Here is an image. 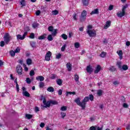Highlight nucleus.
Here are the masks:
<instances>
[{
  "instance_id": "nucleus-24",
  "label": "nucleus",
  "mask_w": 130,
  "mask_h": 130,
  "mask_svg": "<svg viewBox=\"0 0 130 130\" xmlns=\"http://www.w3.org/2000/svg\"><path fill=\"white\" fill-rule=\"evenodd\" d=\"M76 95V92L75 91H73V92H72V91H67L66 92V96H69V95Z\"/></svg>"
},
{
  "instance_id": "nucleus-13",
  "label": "nucleus",
  "mask_w": 130,
  "mask_h": 130,
  "mask_svg": "<svg viewBox=\"0 0 130 130\" xmlns=\"http://www.w3.org/2000/svg\"><path fill=\"white\" fill-rule=\"evenodd\" d=\"M100 71H101V66H100V65H98L94 70V74H98Z\"/></svg>"
},
{
  "instance_id": "nucleus-32",
  "label": "nucleus",
  "mask_w": 130,
  "mask_h": 130,
  "mask_svg": "<svg viewBox=\"0 0 130 130\" xmlns=\"http://www.w3.org/2000/svg\"><path fill=\"white\" fill-rule=\"evenodd\" d=\"M10 54L11 56H12L13 57H14V56L16 55V53L15 52V51L11 50L10 51Z\"/></svg>"
},
{
  "instance_id": "nucleus-49",
  "label": "nucleus",
  "mask_w": 130,
  "mask_h": 130,
  "mask_svg": "<svg viewBox=\"0 0 130 130\" xmlns=\"http://www.w3.org/2000/svg\"><path fill=\"white\" fill-rule=\"evenodd\" d=\"M75 80L76 82H79V76L78 75H75Z\"/></svg>"
},
{
  "instance_id": "nucleus-63",
  "label": "nucleus",
  "mask_w": 130,
  "mask_h": 130,
  "mask_svg": "<svg viewBox=\"0 0 130 130\" xmlns=\"http://www.w3.org/2000/svg\"><path fill=\"white\" fill-rule=\"evenodd\" d=\"M109 11H112V10H113V5H110L109 7Z\"/></svg>"
},
{
  "instance_id": "nucleus-43",
  "label": "nucleus",
  "mask_w": 130,
  "mask_h": 130,
  "mask_svg": "<svg viewBox=\"0 0 130 130\" xmlns=\"http://www.w3.org/2000/svg\"><path fill=\"white\" fill-rule=\"evenodd\" d=\"M35 75V72H34V70H31L30 73H29V75L30 77H33Z\"/></svg>"
},
{
  "instance_id": "nucleus-38",
  "label": "nucleus",
  "mask_w": 130,
  "mask_h": 130,
  "mask_svg": "<svg viewBox=\"0 0 130 130\" xmlns=\"http://www.w3.org/2000/svg\"><path fill=\"white\" fill-rule=\"evenodd\" d=\"M109 70L111 72H114L115 71V70H116V69H115V67L113 66H111L109 68Z\"/></svg>"
},
{
  "instance_id": "nucleus-21",
  "label": "nucleus",
  "mask_w": 130,
  "mask_h": 130,
  "mask_svg": "<svg viewBox=\"0 0 130 130\" xmlns=\"http://www.w3.org/2000/svg\"><path fill=\"white\" fill-rule=\"evenodd\" d=\"M33 118V115L29 114H25V118L26 119H31V118Z\"/></svg>"
},
{
  "instance_id": "nucleus-12",
  "label": "nucleus",
  "mask_w": 130,
  "mask_h": 130,
  "mask_svg": "<svg viewBox=\"0 0 130 130\" xmlns=\"http://www.w3.org/2000/svg\"><path fill=\"white\" fill-rule=\"evenodd\" d=\"M111 25V21L110 20L107 21L106 22V24L105 25L104 28V29H108L110 26Z\"/></svg>"
},
{
  "instance_id": "nucleus-17",
  "label": "nucleus",
  "mask_w": 130,
  "mask_h": 130,
  "mask_svg": "<svg viewBox=\"0 0 130 130\" xmlns=\"http://www.w3.org/2000/svg\"><path fill=\"white\" fill-rule=\"evenodd\" d=\"M66 66L69 72H71V71H72V64H71L70 62H68L67 63Z\"/></svg>"
},
{
  "instance_id": "nucleus-11",
  "label": "nucleus",
  "mask_w": 130,
  "mask_h": 130,
  "mask_svg": "<svg viewBox=\"0 0 130 130\" xmlns=\"http://www.w3.org/2000/svg\"><path fill=\"white\" fill-rule=\"evenodd\" d=\"M90 100V98H89V96H86L84 100L82 101V103H83V109H85L86 108V104L87 102H88Z\"/></svg>"
},
{
  "instance_id": "nucleus-48",
  "label": "nucleus",
  "mask_w": 130,
  "mask_h": 130,
  "mask_svg": "<svg viewBox=\"0 0 130 130\" xmlns=\"http://www.w3.org/2000/svg\"><path fill=\"white\" fill-rule=\"evenodd\" d=\"M60 57H61V54L60 53H58L56 55V58L57 59H59V58H60Z\"/></svg>"
},
{
  "instance_id": "nucleus-30",
  "label": "nucleus",
  "mask_w": 130,
  "mask_h": 130,
  "mask_svg": "<svg viewBox=\"0 0 130 130\" xmlns=\"http://www.w3.org/2000/svg\"><path fill=\"white\" fill-rule=\"evenodd\" d=\"M77 17H78V14L74 13L73 15V18L74 21H77L78 20Z\"/></svg>"
},
{
  "instance_id": "nucleus-22",
  "label": "nucleus",
  "mask_w": 130,
  "mask_h": 130,
  "mask_svg": "<svg viewBox=\"0 0 130 130\" xmlns=\"http://www.w3.org/2000/svg\"><path fill=\"white\" fill-rule=\"evenodd\" d=\"M46 38V34H44V35L40 36L39 38H38V39L39 40H42L43 39H45Z\"/></svg>"
},
{
  "instance_id": "nucleus-19",
  "label": "nucleus",
  "mask_w": 130,
  "mask_h": 130,
  "mask_svg": "<svg viewBox=\"0 0 130 130\" xmlns=\"http://www.w3.org/2000/svg\"><path fill=\"white\" fill-rule=\"evenodd\" d=\"M117 53L118 55H119L120 59H122V50L117 51Z\"/></svg>"
},
{
  "instance_id": "nucleus-20",
  "label": "nucleus",
  "mask_w": 130,
  "mask_h": 130,
  "mask_svg": "<svg viewBox=\"0 0 130 130\" xmlns=\"http://www.w3.org/2000/svg\"><path fill=\"white\" fill-rule=\"evenodd\" d=\"M16 38L17 40H24V39L23 38V36L18 34L16 35Z\"/></svg>"
},
{
  "instance_id": "nucleus-34",
  "label": "nucleus",
  "mask_w": 130,
  "mask_h": 130,
  "mask_svg": "<svg viewBox=\"0 0 130 130\" xmlns=\"http://www.w3.org/2000/svg\"><path fill=\"white\" fill-rule=\"evenodd\" d=\"M97 94L98 96H102V94H103V91L102 90H98Z\"/></svg>"
},
{
  "instance_id": "nucleus-29",
  "label": "nucleus",
  "mask_w": 130,
  "mask_h": 130,
  "mask_svg": "<svg viewBox=\"0 0 130 130\" xmlns=\"http://www.w3.org/2000/svg\"><path fill=\"white\" fill-rule=\"evenodd\" d=\"M32 64V60L30 58H28L26 60V64L30 66V64Z\"/></svg>"
},
{
  "instance_id": "nucleus-36",
  "label": "nucleus",
  "mask_w": 130,
  "mask_h": 130,
  "mask_svg": "<svg viewBox=\"0 0 130 130\" xmlns=\"http://www.w3.org/2000/svg\"><path fill=\"white\" fill-rule=\"evenodd\" d=\"M74 46H75V48H79V47H80V43H79V42L75 43Z\"/></svg>"
},
{
  "instance_id": "nucleus-27",
  "label": "nucleus",
  "mask_w": 130,
  "mask_h": 130,
  "mask_svg": "<svg viewBox=\"0 0 130 130\" xmlns=\"http://www.w3.org/2000/svg\"><path fill=\"white\" fill-rule=\"evenodd\" d=\"M47 39L49 41H52L53 40V38H52V34L48 36Z\"/></svg>"
},
{
  "instance_id": "nucleus-1",
  "label": "nucleus",
  "mask_w": 130,
  "mask_h": 130,
  "mask_svg": "<svg viewBox=\"0 0 130 130\" xmlns=\"http://www.w3.org/2000/svg\"><path fill=\"white\" fill-rule=\"evenodd\" d=\"M93 26L91 25H89L87 26L86 33L88 34L89 37H96V30L92 29Z\"/></svg>"
},
{
  "instance_id": "nucleus-7",
  "label": "nucleus",
  "mask_w": 130,
  "mask_h": 130,
  "mask_svg": "<svg viewBox=\"0 0 130 130\" xmlns=\"http://www.w3.org/2000/svg\"><path fill=\"white\" fill-rule=\"evenodd\" d=\"M74 102L78 106H80L81 108H82V109L84 110V103L81 102L80 98H78L76 99L75 100Z\"/></svg>"
},
{
  "instance_id": "nucleus-54",
  "label": "nucleus",
  "mask_w": 130,
  "mask_h": 130,
  "mask_svg": "<svg viewBox=\"0 0 130 130\" xmlns=\"http://www.w3.org/2000/svg\"><path fill=\"white\" fill-rule=\"evenodd\" d=\"M26 83L27 84H31V79L29 78H26Z\"/></svg>"
},
{
  "instance_id": "nucleus-37",
  "label": "nucleus",
  "mask_w": 130,
  "mask_h": 130,
  "mask_svg": "<svg viewBox=\"0 0 130 130\" xmlns=\"http://www.w3.org/2000/svg\"><path fill=\"white\" fill-rule=\"evenodd\" d=\"M67 47V44H64L61 48V51L62 52L66 50V48Z\"/></svg>"
},
{
  "instance_id": "nucleus-8",
  "label": "nucleus",
  "mask_w": 130,
  "mask_h": 130,
  "mask_svg": "<svg viewBox=\"0 0 130 130\" xmlns=\"http://www.w3.org/2000/svg\"><path fill=\"white\" fill-rule=\"evenodd\" d=\"M17 73L18 75H22L23 74V70L22 69V67L20 65H18L16 68Z\"/></svg>"
},
{
  "instance_id": "nucleus-3",
  "label": "nucleus",
  "mask_w": 130,
  "mask_h": 130,
  "mask_svg": "<svg viewBox=\"0 0 130 130\" xmlns=\"http://www.w3.org/2000/svg\"><path fill=\"white\" fill-rule=\"evenodd\" d=\"M126 8H127V5L124 6L122 8V12L117 13V15L119 18H122L125 15V9Z\"/></svg>"
},
{
  "instance_id": "nucleus-60",
  "label": "nucleus",
  "mask_w": 130,
  "mask_h": 130,
  "mask_svg": "<svg viewBox=\"0 0 130 130\" xmlns=\"http://www.w3.org/2000/svg\"><path fill=\"white\" fill-rule=\"evenodd\" d=\"M61 115L62 118H64L66 115H67V114L66 113L61 112Z\"/></svg>"
},
{
  "instance_id": "nucleus-57",
  "label": "nucleus",
  "mask_w": 130,
  "mask_h": 130,
  "mask_svg": "<svg viewBox=\"0 0 130 130\" xmlns=\"http://www.w3.org/2000/svg\"><path fill=\"white\" fill-rule=\"evenodd\" d=\"M41 14V11L40 10H38L36 12V16H39Z\"/></svg>"
},
{
  "instance_id": "nucleus-41",
  "label": "nucleus",
  "mask_w": 130,
  "mask_h": 130,
  "mask_svg": "<svg viewBox=\"0 0 130 130\" xmlns=\"http://www.w3.org/2000/svg\"><path fill=\"white\" fill-rule=\"evenodd\" d=\"M128 67L127 66V65H126V64L123 65V66H122V69H123L124 71H127V70H128Z\"/></svg>"
},
{
  "instance_id": "nucleus-10",
  "label": "nucleus",
  "mask_w": 130,
  "mask_h": 130,
  "mask_svg": "<svg viewBox=\"0 0 130 130\" xmlns=\"http://www.w3.org/2000/svg\"><path fill=\"white\" fill-rule=\"evenodd\" d=\"M51 52L48 51V52L46 53V56L45 57V60H47V61H49L50 60V56H51Z\"/></svg>"
},
{
  "instance_id": "nucleus-35",
  "label": "nucleus",
  "mask_w": 130,
  "mask_h": 130,
  "mask_svg": "<svg viewBox=\"0 0 130 130\" xmlns=\"http://www.w3.org/2000/svg\"><path fill=\"white\" fill-rule=\"evenodd\" d=\"M61 38L64 40H67L68 39V36L67 35L63 34L61 35Z\"/></svg>"
},
{
  "instance_id": "nucleus-31",
  "label": "nucleus",
  "mask_w": 130,
  "mask_h": 130,
  "mask_svg": "<svg viewBox=\"0 0 130 130\" xmlns=\"http://www.w3.org/2000/svg\"><path fill=\"white\" fill-rule=\"evenodd\" d=\"M52 14L54 16H56V15L58 14V11L55 10L52 11Z\"/></svg>"
},
{
  "instance_id": "nucleus-64",
  "label": "nucleus",
  "mask_w": 130,
  "mask_h": 130,
  "mask_svg": "<svg viewBox=\"0 0 130 130\" xmlns=\"http://www.w3.org/2000/svg\"><path fill=\"white\" fill-rule=\"evenodd\" d=\"M16 90L17 92H19V91H20V89L19 88V84H16Z\"/></svg>"
},
{
  "instance_id": "nucleus-42",
  "label": "nucleus",
  "mask_w": 130,
  "mask_h": 130,
  "mask_svg": "<svg viewBox=\"0 0 130 130\" xmlns=\"http://www.w3.org/2000/svg\"><path fill=\"white\" fill-rule=\"evenodd\" d=\"M57 76L55 74H52L50 76V79H51V80H54V79H55L56 78Z\"/></svg>"
},
{
  "instance_id": "nucleus-44",
  "label": "nucleus",
  "mask_w": 130,
  "mask_h": 130,
  "mask_svg": "<svg viewBox=\"0 0 130 130\" xmlns=\"http://www.w3.org/2000/svg\"><path fill=\"white\" fill-rule=\"evenodd\" d=\"M106 55V53H105V52H102L101 54L100 55V56H101V57H105Z\"/></svg>"
},
{
  "instance_id": "nucleus-6",
  "label": "nucleus",
  "mask_w": 130,
  "mask_h": 130,
  "mask_svg": "<svg viewBox=\"0 0 130 130\" xmlns=\"http://www.w3.org/2000/svg\"><path fill=\"white\" fill-rule=\"evenodd\" d=\"M51 104L53 105H57V104H58L57 101L51 100L47 102V104L46 106H44V107H45L46 108H47V107H50V105H51Z\"/></svg>"
},
{
  "instance_id": "nucleus-61",
  "label": "nucleus",
  "mask_w": 130,
  "mask_h": 130,
  "mask_svg": "<svg viewBox=\"0 0 130 130\" xmlns=\"http://www.w3.org/2000/svg\"><path fill=\"white\" fill-rule=\"evenodd\" d=\"M113 84H114V85H115V86H116V85H119V81H114Z\"/></svg>"
},
{
  "instance_id": "nucleus-46",
  "label": "nucleus",
  "mask_w": 130,
  "mask_h": 130,
  "mask_svg": "<svg viewBox=\"0 0 130 130\" xmlns=\"http://www.w3.org/2000/svg\"><path fill=\"white\" fill-rule=\"evenodd\" d=\"M20 4L22 7H25V6H26V3L24 0L21 1Z\"/></svg>"
},
{
  "instance_id": "nucleus-59",
  "label": "nucleus",
  "mask_w": 130,
  "mask_h": 130,
  "mask_svg": "<svg viewBox=\"0 0 130 130\" xmlns=\"http://www.w3.org/2000/svg\"><path fill=\"white\" fill-rule=\"evenodd\" d=\"M96 130H103V127H99L98 126H96Z\"/></svg>"
},
{
  "instance_id": "nucleus-5",
  "label": "nucleus",
  "mask_w": 130,
  "mask_h": 130,
  "mask_svg": "<svg viewBox=\"0 0 130 130\" xmlns=\"http://www.w3.org/2000/svg\"><path fill=\"white\" fill-rule=\"evenodd\" d=\"M87 19V11L84 10L81 13V15L80 16V20L81 22H84Z\"/></svg>"
},
{
  "instance_id": "nucleus-47",
  "label": "nucleus",
  "mask_w": 130,
  "mask_h": 130,
  "mask_svg": "<svg viewBox=\"0 0 130 130\" xmlns=\"http://www.w3.org/2000/svg\"><path fill=\"white\" fill-rule=\"evenodd\" d=\"M29 38L31 39H34V38H35V35H34V33L30 34V35L29 37Z\"/></svg>"
},
{
  "instance_id": "nucleus-4",
  "label": "nucleus",
  "mask_w": 130,
  "mask_h": 130,
  "mask_svg": "<svg viewBox=\"0 0 130 130\" xmlns=\"http://www.w3.org/2000/svg\"><path fill=\"white\" fill-rule=\"evenodd\" d=\"M48 30L49 32H52V35L53 37L56 36L57 34V29H54L53 26H50L48 27Z\"/></svg>"
},
{
  "instance_id": "nucleus-28",
  "label": "nucleus",
  "mask_w": 130,
  "mask_h": 130,
  "mask_svg": "<svg viewBox=\"0 0 130 130\" xmlns=\"http://www.w3.org/2000/svg\"><path fill=\"white\" fill-rule=\"evenodd\" d=\"M56 83L57 85H58L59 86H61V84H62V81H61V79H59L56 80Z\"/></svg>"
},
{
  "instance_id": "nucleus-58",
  "label": "nucleus",
  "mask_w": 130,
  "mask_h": 130,
  "mask_svg": "<svg viewBox=\"0 0 130 130\" xmlns=\"http://www.w3.org/2000/svg\"><path fill=\"white\" fill-rule=\"evenodd\" d=\"M90 130H96V126H92L89 128Z\"/></svg>"
},
{
  "instance_id": "nucleus-9",
  "label": "nucleus",
  "mask_w": 130,
  "mask_h": 130,
  "mask_svg": "<svg viewBox=\"0 0 130 130\" xmlns=\"http://www.w3.org/2000/svg\"><path fill=\"white\" fill-rule=\"evenodd\" d=\"M22 95L25 96V97H30V93L28 91H26V88L22 87Z\"/></svg>"
},
{
  "instance_id": "nucleus-18",
  "label": "nucleus",
  "mask_w": 130,
  "mask_h": 130,
  "mask_svg": "<svg viewBox=\"0 0 130 130\" xmlns=\"http://www.w3.org/2000/svg\"><path fill=\"white\" fill-rule=\"evenodd\" d=\"M97 14H99V10L98 9H95L91 12L90 15H97Z\"/></svg>"
},
{
  "instance_id": "nucleus-45",
  "label": "nucleus",
  "mask_w": 130,
  "mask_h": 130,
  "mask_svg": "<svg viewBox=\"0 0 130 130\" xmlns=\"http://www.w3.org/2000/svg\"><path fill=\"white\" fill-rule=\"evenodd\" d=\"M67 106H63V107H61V108H60V110L61 111H66V110H67Z\"/></svg>"
},
{
  "instance_id": "nucleus-23",
  "label": "nucleus",
  "mask_w": 130,
  "mask_h": 130,
  "mask_svg": "<svg viewBox=\"0 0 130 130\" xmlns=\"http://www.w3.org/2000/svg\"><path fill=\"white\" fill-rule=\"evenodd\" d=\"M47 91H48V92H54V88H53L52 86H50L47 88Z\"/></svg>"
},
{
  "instance_id": "nucleus-39",
  "label": "nucleus",
  "mask_w": 130,
  "mask_h": 130,
  "mask_svg": "<svg viewBox=\"0 0 130 130\" xmlns=\"http://www.w3.org/2000/svg\"><path fill=\"white\" fill-rule=\"evenodd\" d=\"M30 45L32 47V48H34V47H35V45H36V43L34 42H30Z\"/></svg>"
},
{
  "instance_id": "nucleus-15",
  "label": "nucleus",
  "mask_w": 130,
  "mask_h": 130,
  "mask_svg": "<svg viewBox=\"0 0 130 130\" xmlns=\"http://www.w3.org/2000/svg\"><path fill=\"white\" fill-rule=\"evenodd\" d=\"M40 100H43V104L45 106H46V104H47V102H46V99H45V97L43 95L41 96Z\"/></svg>"
},
{
  "instance_id": "nucleus-55",
  "label": "nucleus",
  "mask_w": 130,
  "mask_h": 130,
  "mask_svg": "<svg viewBox=\"0 0 130 130\" xmlns=\"http://www.w3.org/2000/svg\"><path fill=\"white\" fill-rule=\"evenodd\" d=\"M89 98L91 101H93V100H94V96H93L92 94L89 95Z\"/></svg>"
},
{
  "instance_id": "nucleus-16",
  "label": "nucleus",
  "mask_w": 130,
  "mask_h": 130,
  "mask_svg": "<svg viewBox=\"0 0 130 130\" xmlns=\"http://www.w3.org/2000/svg\"><path fill=\"white\" fill-rule=\"evenodd\" d=\"M36 80L37 81H40L41 82H42L44 80V77L42 76H39L36 77Z\"/></svg>"
},
{
  "instance_id": "nucleus-14",
  "label": "nucleus",
  "mask_w": 130,
  "mask_h": 130,
  "mask_svg": "<svg viewBox=\"0 0 130 130\" xmlns=\"http://www.w3.org/2000/svg\"><path fill=\"white\" fill-rule=\"evenodd\" d=\"M86 71L87 73H89V74H91L92 72H93V68H92V66H88L86 68Z\"/></svg>"
},
{
  "instance_id": "nucleus-62",
  "label": "nucleus",
  "mask_w": 130,
  "mask_h": 130,
  "mask_svg": "<svg viewBox=\"0 0 130 130\" xmlns=\"http://www.w3.org/2000/svg\"><path fill=\"white\" fill-rule=\"evenodd\" d=\"M40 127H44V126H45V124H44V123L43 122H41V124H40Z\"/></svg>"
},
{
  "instance_id": "nucleus-2",
  "label": "nucleus",
  "mask_w": 130,
  "mask_h": 130,
  "mask_svg": "<svg viewBox=\"0 0 130 130\" xmlns=\"http://www.w3.org/2000/svg\"><path fill=\"white\" fill-rule=\"evenodd\" d=\"M13 38L12 36L10 35L9 33H6L4 36V42L6 43V44H9V42L12 40Z\"/></svg>"
},
{
  "instance_id": "nucleus-26",
  "label": "nucleus",
  "mask_w": 130,
  "mask_h": 130,
  "mask_svg": "<svg viewBox=\"0 0 130 130\" xmlns=\"http://www.w3.org/2000/svg\"><path fill=\"white\" fill-rule=\"evenodd\" d=\"M32 28L36 29V28H38V27L39 26V24H38L37 22H35L32 23Z\"/></svg>"
},
{
  "instance_id": "nucleus-56",
  "label": "nucleus",
  "mask_w": 130,
  "mask_h": 130,
  "mask_svg": "<svg viewBox=\"0 0 130 130\" xmlns=\"http://www.w3.org/2000/svg\"><path fill=\"white\" fill-rule=\"evenodd\" d=\"M58 94L59 96H60L61 95H62V90L59 89L58 91Z\"/></svg>"
},
{
  "instance_id": "nucleus-52",
  "label": "nucleus",
  "mask_w": 130,
  "mask_h": 130,
  "mask_svg": "<svg viewBox=\"0 0 130 130\" xmlns=\"http://www.w3.org/2000/svg\"><path fill=\"white\" fill-rule=\"evenodd\" d=\"M0 46L4 47L5 46V41H2L0 43Z\"/></svg>"
},
{
  "instance_id": "nucleus-51",
  "label": "nucleus",
  "mask_w": 130,
  "mask_h": 130,
  "mask_svg": "<svg viewBox=\"0 0 130 130\" xmlns=\"http://www.w3.org/2000/svg\"><path fill=\"white\" fill-rule=\"evenodd\" d=\"M117 65L119 69H121V62L118 61L117 62Z\"/></svg>"
},
{
  "instance_id": "nucleus-53",
  "label": "nucleus",
  "mask_w": 130,
  "mask_h": 130,
  "mask_svg": "<svg viewBox=\"0 0 130 130\" xmlns=\"http://www.w3.org/2000/svg\"><path fill=\"white\" fill-rule=\"evenodd\" d=\"M23 67H24V71H25V72H28V68L27 67V66H26V64H23Z\"/></svg>"
},
{
  "instance_id": "nucleus-50",
  "label": "nucleus",
  "mask_w": 130,
  "mask_h": 130,
  "mask_svg": "<svg viewBox=\"0 0 130 130\" xmlns=\"http://www.w3.org/2000/svg\"><path fill=\"white\" fill-rule=\"evenodd\" d=\"M27 34H28L27 31L24 32V33L23 34V35L22 36L23 39H25V38H26V36H27Z\"/></svg>"
},
{
  "instance_id": "nucleus-40",
  "label": "nucleus",
  "mask_w": 130,
  "mask_h": 130,
  "mask_svg": "<svg viewBox=\"0 0 130 130\" xmlns=\"http://www.w3.org/2000/svg\"><path fill=\"white\" fill-rule=\"evenodd\" d=\"M21 50V49H20L19 47H17L15 50H14V52H15V53H20V51Z\"/></svg>"
},
{
  "instance_id": "nucleus-25",
  "label": "nucleus",
  "mask_w": 130,
  "mask_h": 130,
  "mask_svg": "<svg viewBox=\"0 0 130 130\" xmlns=\"http://www.w3.org/2000/svg\"><path fill=\"white\" fill-rule=\"evenodd\" d=\"M82 4L83 6H88L89 5V0H83Z\"/></svg>"
},
{
  "instance_id": "nucleus-33",
  "label": "nucleus",
  "mask_w": 130,
  "mask_h": 130,
  "mask_svg": "<svg viewBox=\"0 0 130 130\" xmlns=\"http://www.w3.org/2000/svg\"><path fill=\"white\" fill-rule=\"evenodd\" d=\"M45 86V84L44 82H40L39 83V87L40 88H44Z\"/></svg>"
}]
</instances>
